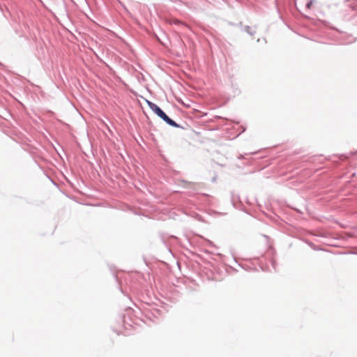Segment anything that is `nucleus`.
<instances>
[{
    "label": "nucleus",
    "mask_w": 357,
    "mask_h": 357,
    "mask_svg": "<svg viewBox=\"0 0 357 357\" xmlns=\"http://www.w3.org/2000/svg\"><path fill=\"white\" fill-rule=\"evenodd\" d=\"M169 24H182L183 26H185V24L180 21H178L176 19H172L169 20Z\"/></svg>",
    "instance_id": "obj_2"
},
{
    "label": "nucleus",
    "mask_w": 357,
    "mask_h": 357,
    "mask_svg": "<svg viewBox=\"0 0 357 357\" xmlns=\"http://www.w3.org/2000/svg\"><path fill=\"white\" fill-rule=\"evenodd\" d=\"M313 3V0H310L307 4L306 6L307 8H310Z\"/></svg>",
    "instance_id": "obj_3"
},
{
    "label": "nucleus",
    "mask_w": 357,
    "mask_h": 357,
    "mask_svg": "<svg viewBox=\"0 0 357 357\" xmlns=\"http://www.w3.org/2000/svg\"><path fill=\"white\" fill-rule=\"evenodd\" d=\"M146 103L148 104L149 107L161 119H162L167 124L174 126V127H178V125L176 123L175 121L169 119L166 114L155 104L153 103L152 102L149 100H146Z\"/></svg>",
    "instance_id": "obj_1"
}]
</instances>
